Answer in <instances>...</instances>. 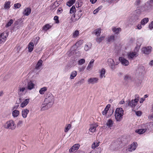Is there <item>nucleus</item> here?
<instances>
[{
  "label": "nucleus",
  "mask_w": 153,
  "mask_h": 153,
  "mask_svg": "<svg viewBox=\"0 0 153 153\" xmlns=\"http://www.w3.org/2000/svg\"><path fill=\"white\" fill-rule=\"evenodd\" d=\"M42 63V60L41 59L39 60L35 67V69L36 70L39 69L41 67Z\"/></svg>",
  "instance_id": "23"
},
{
  "label": "nucleus",
  "mask_w": 153,
  "mask_h": 153,
  "mask_svg": "<svg viewBox=\"0 0 153 153\" xmlns=\"http://www.w3.org/2000/svg\"><path fill=\"white\" fill-rule=\"evenodd\" d=\"M47 88L45 87L41 88L39 91V93L41 94H43L47 90Z\"/></svg>",
  "instance_id": "39"
},
{
  "label": "nucleus",
  "mask_w": 153,
  "mask_h": 153,
  "mask_svg": "<svg viewBox=\"0 0 153 153\" xmlns=\"http://www.w3.org/2000/svg\"><path fill=\"white\" fill-rule=\"evenodd\" d=\"M91 47V44L90 43L86 44L85 46L84 49L86 51H87L89 50Z\"/></svg>",
  "instance_id": "36"
},
{
  "label": "nucleus",
  "mask_w": 153,
  "mask_h": 153,
  "mask_svg": "<svg viewBox=\"0 0 153 153\" xmlns=\"http://www.w3.org/2000/svg\"><path fill=\"white\" fill-rule=\"evenodd\" d=\"M119 60L121 64L125 66H127L129 64V62L128 60L125 59L123 57L121 56L119 57Z\"/></svg>",
  "instance_id": "10"
},
{
  "label": "nucleus",
  "mask_w": 153,
  "mask_h": 153,
  "mask_svg": "<svg viewBox=\"0 0 153 153\" xmlns=\"http://www.w3.org/2000/svg\"><path fill=\"white\" fill-rule=\"evenodd\" d=\"M147 129L145 128H141L139 129H137L135 130V132L139 134H142L146 132Z\"/></svg>",
  "instance_id": "26"
},
{
  "label": "nucleus",
  "mask_w": 153,
  "mask_h": 153,
  "mask_svg": "<svg viewBox=\"0 0 153 153\" xmlns=\"http://www.w3.org/2000/svg\"><path fill=\"white\" fill-rule=\"evenodd\" d=\"M97 0H90V1L92 3V4H94L96 3Z\"/></svg>",
  "instance_id": "62"
},
{
  "label": "nucleus",
  "mask_w": 153,
  "mask_h": 153,
  "mask_svg": "<svg viewBox=\"0 0 153 153\" xmlns=\"http://www.w3.org/2000/svg\"><path fill=\"white\" fill-rule=\"evenodd\" d=\"M144 100H145V99H144V98H141L140 99V103H143Z\"/></svg>",
  "instance_id": "61"
},
{
  "label": "nucleus",
  "mask_w": 153,
  "mask_h": 153,
  "mask_svg": "<svg viewBox=\"0 0 153 153\" xmlns=\"http://www.w3.org/2000/svg\"><path fill=\"white\" fill-rule=\"evenodd\" d=\"M146 3L148 4L151 5V7H152V5L153 4V0H149Z\"/></svg>",
  "instance_id": "52"
},
{
  "label": "nucleus",
  "mask_w": 153,
  "mask_h": 153,
  "mask_svg": "<svg viewBox=\"0 0 153 153\" xmlns=\"http://www.w3.org/2000/svg\"><path fill=\"white\" fill-rule=\"evenodd\" d=\"M137 144L136 142H134L132 143L129 145L128 148V150L130 152H132L134 151L137 148Z\"/></svg>",
  "instance_id": "8"
},
{
  "label": "nucleus",
  "mask_w": 153,
  "mask_h": 153,
  "mask_svg": "<svg viewBox=\"0 0 153 153\" xmlns=\"http://www.w3.org/2000/svg\"><path fill=\"white\" fill-rule=\"evenodd\" d=\"M139 20V16L136 15H134L131 17L128 22L130 24H132L136 22H138Z\"/></svg>",
  "instance_id": "12"
},
{
  "label": "nucleus",
  "mask_w": 153,
  "mask_h": 153,
  "mask_svg": "<svg viewBox=\"0 0 153 153\" xmlns=\"http://www.w3.org/2000/svg\"><path fill=\"white\" fill-rule=\"evenodd\" d=\"M8 36V33L4 32L0 35V44L4 43Z\"/></svg>",
  "instance_id": "6"
},
{
  "label": "nucleus",
  "mask_w": 153,
  "mask_h": 153,
  "mask_svg": "<svg viewBox=\"0 0 153 153\" xmlns=\"http://www.w3.org/2000/svg\"><path fill=\"white\" fill-rule=\"evenodd\" d=\"M11 2L10 1H6L4 4V8L5 10H8L10 7Z\"/></svg>",
  "instance_id": "24"
},
{
  "label": "nucleus",
  "mask_w": 153,
  "mask_h": 153,
  "mask_svg": "<svg viewBox=\"0 0 153 153\" xmlns=\"http://www.w3.org/2000/svg\"><path fill=\"white\" fill-rule=\"evenodd\" d=\"M101 31V29L100 28H99L95 30L94 33L96 36H99L100 35Z\"/></svg>",
  "instance_id": "33"
},
{
  "label": "nucleus",
  "mask_w": 153,
  "mask_h": 153,
  "mask_svg": "<svg viewBox=\"0 0 153 153\" xmlns=\"http://www.w3.org/2000/svg\"><path fill=\"white\" fill-rule=\"evenodd\" d=\"M136 48L137 50L136 51L130 52L127 53V57L129 59H132L138 56V54L137 52L139 49V48H137L136 47Z\"/></svg>",
  "instance_id": "5"
},
{
  "label": "nucleus",
  "mask_w": 153,
  "mask_h": 153,
  "mask_svg": "<svg viewBox=\"0 0 153 153\" xmlns=\"http://www.w3.org/2000/svg\"><path fill=\"white\" fill-rule=\"evenodd\" d=\"M149 64L150 65H153V60L151 61L149 63Z\"/></svg>",
  "instance_id": "63"
},
{
  "label": "nucleus",
  "mask_w": 153,
  "mask_h": 153,
  "mask_svg": "<svg viewBox=\"0 0 153 153\" xmlns=\"http://www.w3.org/2000/svg\"><path fill=\"white\" fill-rule=\"evenodd\" d=\"M51 26L49 24H47L44 25L43 28V30L45 31H47L50 29Z\"/></svg>",
  "instance_id": "42"
},
{
  "label": "nucleus",
  "mask_w": 153,
  "mask_h": 153,
  "mask_svg": "<svg viewBox=\"0 0 153 153\" xmlns=\"http://www.w3.org/2000/svg\"><path fill=\"white\" fill-rule=\"evenodd\" d=\"M29 112V110L27 109H23L22 111V116L24 118H26L27 116V115Z\"/></svg>",
  "instance_id": "18"
},
{
  "label": "nucleus",
  "mask_w": 153,
  "mask_h": 153,
  "mask_svg": "<svg viewBox=\"0 0 153 153\" xmlns=\"http://www.w3.org/2000/svg\"><path fill=\"white\" fill-rule=\"evenodd\" d=\"M82 10H79L76 13V14H74L73 16L75 19L72 20L73 22H75L76 21L78 20L82 15Z\"/></svg>",
  "instance_id": "11"
},
{
  "label": "nucleus",
  "mask_w": 153,
  "mask_h": 153,
  "mask_svg": "<svg viewBox=\"0 0 153 153\" xmlns=\"http://www.w3.org/2000/svg\"><path fill=\"white\" fill-rule=\"evenodd\" d=\"M77 75V72L76 71H73L71 74L70 78L71 79H73Z\"/></svg>",
  "instance_id": "35"
},
{
  "label": "nucleus",
  "mask_w": 153,
  "mask_h": 153,
  "mask_svg": "<svg viewBox=\"0 0 153 153\" xmlns=\"http://www.w3.org/2000/svg\"><path fill=\"white\" fill-rule=\"evenodd\" d=\"M101 7H99L98 8H97L94 11L93 13L94 14H96L98 12V11L101 9Z\"/></svg>",
  "instance_id": "51"
},
{
  "label": "nucleus",
  "mask_w": 153,
  "mask_h": 153,
  "mask_svg": "<svg viewBox=\"0 0 153 153\" xmlns=\"http://www.w3.org/2000/svg\"><path fill=\"white\" fill-rule=\"evenodd\" d=\"M98 126L97 124H96L91 125L89 129V131L92 132H95L96 131V128L98 127Z\"/></svg>",
  "instance_id": "20"
},
{
  "label": "nucleus",
  "mask_w": 153,
  "mask_h": 153,
  "mask_svg": "<svg viewBox=\"0 0 153 153\" xmlns=\"http://www.w3.org/2000/svg\"><path fill=\"white\" fill-rule=\"evenodd\" d=\"M26 92L25 87L20 85L19 86L18 90V93L19 95L20 96H22L25 94Z\"/></svg>",
  "instance_id": "9"
},
{
  "label": "nucleus",
  "mask_w": 153,
  "mask_h": 153,
  "mask_svg": "<svg viewBox=\"0 0 153 153\" xmlns=\"http://www.w3.org/2000/svg\"><path fill=\"white\" fill-rule=\"evenodd\" d=\"M62 11V9L61 8H59L57 10V12L58 13H61Z\"/></svg>",
  "instance_id": "58"
},
{
  "label": "nucleus",
  "mask_w": 153,
  "mask_h": 153,
  "mask_svg": "<svg viewBox=\"0 0 153 153\" xmlns=\"http://www.w3.org/2000/svg\"><path fill=\"white\" fill-rule=\"evenodd\" d=\"M124 115V111L122 108H117L115 111V118L116 121H120L123 118Z\"/></svg>",
  "instance_id": "2"
},
{
  "label": "nucleus",
  "mask_w": 153,
  "mask_h": 153,
  "mask_svg": "<svg viewBox=\"0 0 153 153\" xmlns=\"http://www.w3.org/2000/svg\"><path fill=\"white\" fill-rule=\"evenodd\" d=\"M105 36H101L100 37H97L96 39V41L97 42L100 43L105 38Z\"/></svg>",
  "instance_id": "40"
},
{
  "label": "nucleus",
  "mask_w": 153,
  "mask_h": 153,
  "mask_svg": "<svg viewBox=\"0 0 153 153\" xmlns=\"http://www.w3.org/2000/svg\"><path fill=\"white\" fill-rule=\"evenodd\" d=\"M23 123V121L22 120H19V121L18 122V124H17V125L18 126H21V125Z\"/></svg>",
  "instance_id": "60"
},
{
  "label": "nucleus",
  "mask_w": 153,
  "mask_h": 153,
  "mask_svg": "<svg viewBox=\"0 0 153 153\" xmlns=\"http://www.w3.org/2000/svg\"><path fill=\"white\" fill-rule=\"evenodd\" d=\"M76 11V8L74 6H73L70 9V13H74Z\"/></svg>",
  "instance_id": "45"
},
{
  "label": "nucleus",
  "mask_w": 153,
  "mask_h": 153,
  "mask_svg": "<svg viewBox=\"0 0 153 153\" xmlns=\"http://www.w3.org/2000/svg\"><path fill=\"white\" fill-rule=\"evenodd\" d=\"M31 12V8L30 7H27L24 9L23 13L26 16H28L30 13Z\"/></svg>",
  "instance_id": "19"
},
{
  "label": "nucleus",
  "mask_w": 153,
  "mask_h": 153,
  "mask_svg": "<svg viewBox=\"0 0 153 153\" xmlns=\"http://www.w3.org/2000/svg\"><path fill=\"white\" fill-rule=\"evenodd\" d=\"M149 28L150 30H152L153 29V20L149 24Z\"/></svg>",
  "instance_id": "50"
},
{
  "label": "nucleus",
  "mask_w": 153,
  "mask_h": 153,
  "mask_svg": "<svg viewBox=\"0 0 153 153\" xmlns=\"http://www.w3.org/2000/svg\"><path fill=\"white\" fill-rule=\"evenodd\" d=\"M114 40V35L109 36L106 39V41L107 43H111Z\"/></svg>",
  "instance_id": "22"
},
{
  "label": "nucleus",
  "mask_w": 153,
  "mask_h": 153,
  "mask_svg": "<svg viewBox=\"0 0 153 153\" xmlns=\"http://www.w3.org/2000/svg\"><path fill=\"white\" fill-rule=\"evenodd\" d=\"M21 6V4L19 3L15 4H14V6L15 8H19Z\"/></svg>",
  "instance_id": "49"
},
{
  "label": "nucleus",
  "mask_w": 153,
  "mask_h": 153,
  "mask_svg": "<svg viewBox=\"0 0 153 153\" xmlns=\"http://www.w3.org/2000/svg\"><path fill=\"white\" fill-rule=\"evenodd\" d=\"M113 125V122L111 119H109L106 123V125L108 127H111Z\"/></svg>",
  "instance_id": "37"
},
{
  "label": "nucleus",
  "mask_w": 153,
  "mask_h": 153,
  "mask_svg": "<svg viewBox=\"0 0 153 153\" xmlns=\"http://www.w3.org/2000/svg\"><path fill=\"white\" fill-rule=\"evenodd\" d=\"M141 0H136L135 2V5L136 6L139 5L141 3Z\"/></svg>",
  "instance_id": "48"
},
{
  "label": "nucleus",
  "mask_w": 153,
  "mask_h": 153,
  "mask_svg": "<svg viewBox=\"0 0 153 153\" xmlns=\"http://www.w3.org/2000/svg\"><path fill=\"white\" fill-rule=\"evenodd\" d=\"M77 153H84V152L82 151H79Z\"/></svg>",
  "instance_id": "64"
},
{
  "label": "nucleus",
  "mask_w": 153,
  "mask_h": 153,
  "mask_svg": "<svg viewBox=\"0 0 153 153\" xmlns=\"http://www.w3.org/2000/svg\"><path fill=\"white\" fill-rule=\"evenodd\" d=\"M110 107V105H107L105 108L104 110L102 111V114L103 115H106L108 111L109 108Z\"/></svg>",
  "instance_id": "30"
},
{
  "label": "nucleus",
  "mask_w": 153,
  "mask_h": 153,
  "mask_svg": "<svg viewBox=\"0 0 153 153\" xmlns=\"http://www.w3.org/2000/svg\"><path fill=\"white\" fill-rule=\"evenodd\" d=\"M108 65L110 66H111V67H113L115 64V63L114 60L112 59H108Z\"/></svg>",
  "instance_id": "34"
},
{
  "label": "nucleus",
  "mask_w": 153,
  "mask_h": 153,
  "mask_svg": "<svg viewBox=\"0 0 153 153\" xmlns=\"http://www.w3.org/2000/svg\"><path fill=\"white\" fill-rule=\"evenodd\" d=\"M85 69V67L82 66L81 67L79 68L78 70L79 72H81L82 71H83Z\"/></svg>",
  "instance_id": "56"
},
{
  "label": "nucleus",
  "mask_w": 153,
  "mask_h": 153,
  "mask_svg": "<svg viewBox=\"0 0 153 153\" xmlns=\"http://www.w3.org/2000/svg\"><path fill=\"white\" fill-rule=\"evenodd\" d=\"M34 45L33 42H30L28 46V51L29 52H31L33 48Z\"/></svg>",
  "instance_id": "32"
},
{
  "label": "nucleus",
  "mask_w": 153,
  "mask_h": 153,
  "mask_svg": "<svg viewBox=\"0 0 153 153\" xmlns=\"http://www.w3.org/2000/svg\"><path fill=\"white\" fill-rule=\"evenodd\" d=\"M79 145L78 144H76L74 145L70 149V152H72L77 150L79 148Z\"/></svg>",
  "instance_id": "21"
},
{
  "label": "nucleus",
  "mask_w": 153,
  "mask_h": 153,
  "mask_svg": "<svg viewBox=\"0 0 153 153\" xmlns=\"http://www.w3.org/2000/svg\"><path fill=\"white\" fill-rule=\"evenodd\" d=\"M136 115L138 116H140L142 114V112L140 111H135Z\"/></svg>",
  "instance_id": "53"
},
{
  "label": "nucleus",
  "mask_w": 153,
  "mask_h": 153,
  "mask_svg": "<svg viewBox=\"0 0 153 153\" xmlns=\"http://www.w3.org/2000/svg\"><path fill=\"white\" fill-rule=\"evenodd\" d=\"M94 61V60L93 59H91V60L87 67L86 69L87 70H90L92 68Z\"/></svg>",
  "instance_id": "25"
},
{
  "label": "nucleus",
  "mask_w": 153,
  "mask_h": 153,
  "mask_svg": "<svg viewBox=\"0 0 153 153\" xmlns=\"http://www.w3.org/2000/svg\"><path fill=\"white\" fill-rule=\"evenodd\" d=\"M152 8L151 5L148 4L146 3L145 6L140 8L137 9V10H139L140 12V13L143 12H144L148 11L150 10Z\"/></svg>",
  "instance_id": "7"
},
{
  "label": "nucleus",
  "mask_w": 153,
  "mask_h": 153,
  "mask_svg": "<svg viewBox=\"0 0 153 153\" xmlns=\"http://www.w3.org/2000/svg\"><path fill=\"white\" fill-rule=\"evenodd\" d=\"M149 21L148 18H145L143 19L141 21L140 23L142 25L144 26Z\"/></svg>",
  "instance_id": "27"
},
{
  "label": "nucleus",
  "mask_w": 153,
  "mask_h": 153,
  "mask_svg": "<svg viewBox=\"0 0 153 153\" xmlns=\"http://www.w3.org/2000/svg\"><path fill=\"white\" fill-rule=\"evenodd\" d=\"M13 21L12 19H10L6 25V27H8L10 26L13 23Z\"/></svg>",
  "instance_id": "47"
},
{
  "label": "nucleus",
  "mask_w": 153,
  "mask_h": 153,
  "mask_svg": "<svg viewBox=\"0 0 153 153\" xmlns=\"http://www.w3.org/2000/svg\"><path fill=\"white\" fill-rule=\"evenodd\" d=\"M100 142H99L94 141L91 146V147L93 149H94L99 145Z\"/></svg>",
  "instance_id": "38"
},
{
  "label": "nucleus",
  "mask_w": 153,
  "mask_h": 153,
  "mask_svg": "<svg viewBox=\"0 0 153 153\" xmlns=\"http://www.w3.org/2000/svg\"><path fill=\"white\" fill-rule=\"evenodd\" d=\"M4 127L6 128L14 129L16 128V125L14 121L11 120L6 122L4 124Z\"/></svg>",
  "instance_id": "4"
},
{
  "label": "nucleus",
  "mask_w": 153,
  "mask_h": 153,
  "mask_svg": "<svg viewBox=\"0 0 153 153\" xmlns=\"http://www.w3.org/2000/svg\"><path fill=\"white\" fill-rule=\"evenodd\" d=\"M85 62V60L84 59H82L79 60L78 62V64L79 65H81L83 64Z\"/></svg>",
  "instance_id": "44"
},
{
  "label": "nucleus",
  "mask_w": 153,
  "mask_h": 153,
  "mask_svg": "<svg viewBox=\"0 0 153 153\" xmlns=\"http://www.w3.org/2000/svg\"><path fill=\"white\" fill-rule=\"evenodd\" d=\"M84 79H81L79 81L77 82V84L81 85L84 82Z\"/></svg>",
  "instance_id": "54"
},
{
  "label": "nucleus",
  "mask_w": 153,
  "mask_h": 153,
  "mask_svg": "<svg viewBox=\"0 0 153 153\" xmlns=\"http://www.w3.org/2000/svg\"><path fill=\"white\" fill-rule=\"evenodd\" d=\"M98 79L96 77L90 78L88 79V82L89 84H94L97 83Z\"/></svg>",
  "instance_id": "14"
},
{
  "label": "nucleus",
  "mask_w": 153,
  "mask_h": 153,
  "mask_svg": "<svg viewBox=\"0 0 153 153\" xmlns=\"http://www.w3.org/2000/svg\"><path fill=\"white\" fill-rule=\"evenodd\" d=\"M30 98H27L25 99L24 101L22 102L20 105V106L22 108L25 107L29 102Z\"/></svg>",
  "instance_id": "16"
},
{
  "label": "nucleus",
  "mask_w": 153,
  "mask_h": 153,
  "mask_svg": "<svg viewBox=\"0 0 153 153\" xmlns=\"http://www.w3.org/2000/svg\"><path fill=\"white\" fill-rule=\"evenodd\" d=\"M82 40H80V41H78V42H77L76 43V45L77 46H78L79 45L82 44Z\"/></svg>",
  "instance_id": "55"
},
{
  "label": "nucleus",
  "mask_w": 153,
  "mask_h": 153,
  "mask_svg": "<svg viewBox=\"0 0 153 153\" xmlns=\"http://www.w3.org/2000/svg\"><path fill=\"white\" fill-rule=\"evenodd\" d=\"M35 85L32 81L29 82L27 85V89L31 90L35 88Z\"/></svg>",
  "instance_id": "15"
},
{
  "label": "nucleus",
  "mask_w": 153,
  "mask_h": 153,
  "mask_svg": "<svg viewBox=\"0 0 153 153\" xmlns=\"http://www.w3.org/2000/svg\"><path fill=\"white\" fill-rule=\"evenodd\" d=\"M75 0H69L67 3V5L69 7H71L75 2Z\"/></svg>",
  "instance_id": "41"
},
{
  "label": "nucleus",
  "mask_w": 153,
  "mask_h": 153,
  "mask_svg": "<svg viewBox=\"0 0 153 153\" xmlns=\"http://www.w3.org/2000/svg\"><path fill=\"white\" fill-rule=\"evenodd\" d=\"M152 47L148 46L143 48L142 49V52L145 54H148L150 53L152 50Z\"/></svg>",
  "instance_id": "13"
},
{
  "label": "nucleus",
  "mask_w": 153,
  "mask_h": 153,
  "mask_svg": "<svg viewBox=\"0 0 153 153\" xmlns=\"http://www.w3.org/2000/svg\"><path fill=\"white\" fill-rule=\"evenodd\" d=\"M79 35V32L78 30H76L72 33L71 36L72 37L74 38H77Z\"/></svg>",
  "instance_id": "29"
},
{
  "label": "nucleus",
  "mask_w": 153,
  "mask_h": 153,
  "mask_svg": "<svg viewBox=\"0 0 153 153\" xmlns=\"http://www.w3.org/2000/svg\"><path fill=\"white\" fill-rule=\"evenodd\" d=\"M105 70L104 68H102L100 70L99 74L100 75V79H102L103 78H105Z\"/></svg>",
  "instance_id": "17"
},
{
  "label": "nucleus",
  "mask_w": 153,
  "mask_h": 153,
  "mask_svg": "<svg viewBox=\"0 0 153 153\" xmlns=\"http://www.w3.org/2000/svg\"><path fill=\"white\" fill-rule=\"evenodd\" d=\"M113 32L115 34L119 33L121 31V29L120 28L113 27L112 29Z\"/></svg>",
  "instance_id": "31"
},
{
  "label": "nucleus",
  "mask_w": 153,
  "mask_h": 153,
  "mask_svg": "<svg viewBox=\"0 0 153 153\" xmlns=\"http://www.w3.org/2000/svg\"><path fill=\"white\" fill-rule=\"evenodd\" d=\"M54 101V97L53 95L51 94H49L41 105V110L43 111L50 108L53 105Z\"/></svg>",
  "instance_id": "1"
},
{
  "label": "nucleus",
  "mask_w": 153,
  "mask_h": 153,
  "mask_svg": "<svg viewBox=\"0 0 153 153\" xmlns=\"http://www.w3.org/2000/svg\"><path fill=\"white\" fill-rule=\"evenodd\" d=\"M142 25L141 24L138 25L136 26L138 30L141 29L142 28Z\"/></svg>",
  "instance_id": "59"
},
{
  "label": "nucleus",
  "mask_w": 153,
  "mask_h": 153,
  "mask_svg": "<svg viewBox=\"0 0 153 153\" xmlns=\"http://www.w3.org/2000/svg\"><path fill=\"white\" fill-rule=\"evenodd\" d=\"M19 110H15L12 111V116L13 117H17L19 114Z\"/></svg>",
  "instance_id": "28"
},
{
  "label": "nucleus",
  "mask_w": 153,
  "mask_h": 153,
  "mask_svg": "<svg viewBox=\"0 0 153 153\" xmlns=\"http://www.w3.org/2000/svg\"><path fill=\"white\" fill-rule=\"evenodd\" d=\"M71 126L70 124H69L67 125L65 127V132H67L69 129L71 127Z\"/></svg>",
  "instance_id": "46"
},
{
  "label": "nucleus",
  "mask_w": 153,
  "mask_h": 153,
  "mask_svg": "<svg viewBox=\"0 0 153 153\" xmlns=\"http://www.w3.org/2000/svg\"><path fill=\"white\" fill-rule=\"evenodd\" d=\"M124 79L125 80H130L131 79V77L130 75L126 74L125 76Z\"/></svg>",
  "instance_id": "43"
},
{
  "label": "nucleus",
  "mask_w": 153,
  "mask_h": 153,
  "mask_svg": "<svg viewBox=\"0 0 153 153\" xmlns=\"http://www.w3.org/2000/svg\"><path fill=\"white\" fill-rule=\"evenodd\" d=\"M58 19V17L57 16H55L54 18V20L56 21V23H58L59 22Z\"/></svg>",
  "instance_id": "57"
},
{
  "label": "nucleus",
  "mask_w": 153,
  "mask_h": 153,
  "mask_svg": "<svg viewBox=\"0 0 153 153\" xmlns=\"http://www.w3.org/2000/svg\"><path fill=\"white\" fill-rule=\"evenodd\" d=\"M134 99L129 102L128 105L133 108H134L137 105L139 101L140 98L138 95H135L134 96Z\"/></svg>",
  "instance_id": "3"
}]
</instances>
